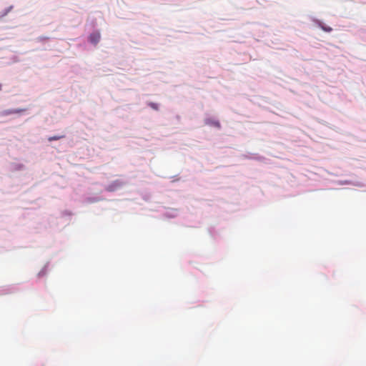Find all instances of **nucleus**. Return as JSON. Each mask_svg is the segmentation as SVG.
I'll list each match as a JSON object with an SVG mask.
<instances>
[{"label": "nucleus", "mask_w": 366, "mask_h": 366, "mask_svg": "<svg viewBox=\"0 0 366 366\" xmlns=\"http://www.w3.org/2000/svg\"><path fill=\"white\" fill-rule=\"evenodd\" d=\"M100 40V34L98 32H94L90 34L89 41L94 44H97Z\"/></svg>", "instance_id": "obj_1"}, {"label": "nucleus", "mask_w": 366, "mask_h": 366, "mask_svg": "<svg viewBox=\"0 0 366 366\" xmlns=\"http://www.w3.org/2000/svg\"><path fill=\"white\" fill-rule=\"evenodd\" d=\"M64 135H62V136H54V137H49L48 140L49 142H52V141H54V140H59V139H60L61 138H64Z\"/></svg>", "instance_id": "obj_2"}, {"label": "nucleus", "mask_w": 366, "mask_h": 366, "mask_svg": "<svg viewBox=\"0 0 366 366\" xmlns=\"http://www.w3.org/2000/svg\"><path fill=\"white\" fill-rule=\"evenodd\" d=\"M149 106L152 108L154 110H158L159 109V107H158V104H156V103H154V102H149Z\"/></svg>", "instance_id": "obj_3"}, {"label": "nucleus", "mask_w": 366, "mask_h": 366, "mask_svg": "<svg viewBox=\"0 0 366 366\" xmlns=\"http://www.w3.org/2000/svg\"><path fill=\"white\" fill-rule=\"evenodd\" d=\"M321 28L323 31L327 32H330L332 30L331 27L327 26H321Z\"/></svg>", "instance_id": "obj_4"}, {"label": "nucleus", "mask_w": 366, "mask_h": 366, "mask_svg": "<svg viewBox=\"0 0 366 366\" xmlns=\"http://www.w3.org/2000/svg\"><path fill=\"white\" fill-rule=\"evenodd\" d=\"M14 112H13V111H6L5 113H6V114H13Z\"/></svg>", "instance_id": "obj_5"}, {"label": "nucleus", "mask_w": 366, "mask_h": 366, "mask_svg": "<svg viewBox=\"0 0 366 366\" xmlns=\"http://www.w3.org/2000/svg\"><path fill=\"white\" fill-rule=\"evenodd\" d=\"M215 125H216L217 127H219V122H217V123L215 124Z\"/></svg>", "instance_id": "obj_6"}, {"label": "nucleus", "mask_w": 366, "mask_h": 366, "mask_svg": "<svg viewBox=\"0 0 366 366\" xmlns=\"http://www.w3.org/2000/svg\"><path fill=\"white\" fill-rule=\"evenodd\" d=\"M108 189H109V191H112V190H113V189H112V188H110V187H109Z\"/></svg>", "instance_id": "obj_7"}, {"label": "nucleus", "mask_w": 366, "mask_h": 366, "mask_svg": "<svg viewBox=\"0 0 366 366\" xmlns=\"http://www.w3.org/2000/svg\"><path fill=\"white\" fill-rule=\"evenodd\" d=\"M1 89V84H0V90Z\"/></svg>", "instance_id": "obj_8"}]
</instances>
